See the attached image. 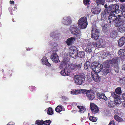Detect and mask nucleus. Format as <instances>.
<instances>
[{
    "label": "nucleus",
    "instance_id": "1",
    "mask_svg": "<svg viewBox=\"0 0 125 125\" xmlns=\"http://www.w3.org/2000/svg\"><path fill=\"white\" fill-rule=\"evenodd\" d=\"M88 24L87 19L86 17H82L78 20L77 24L79 27L81 29L86 28Z\"/></svg>",
    "mask_w": 125,
    "mask_h": 125
},
{
    "label": "nucleus",
    "instance_id": "2",
    "mask_svg": "<svg viewBox=\"0 0 125 125\" xmlns=\"http://www.w3.org/2000/svg\"><path fill=\"white\" fill-rule=\"evenodd\" d=\"M70 31L71 33L74 35L75 37L79 39L81 35V32L77 27L76 24L72 25L70 26Z\"/></svg>",
    "mask_w": 125,
    "mask_h": 125
},
{
    "label": "nucleus",
    "instance_id": "3",
    "mask_svg": "<svg viewBox=\"0 0 125 125\" xmlns=\"http://www.w3.org/2000/svg\"><path fill=\"white\" fill-rule=\"evenodd\" d=\"M92 30L91 36L92 38L96 40L99 36V32L97 29V27L95 24L93 25Z\"/></svg>",
    "mask_w": 125,
    "mask_h": 125
},
{
    "label": "nucleus",
    "instance_id": "4",
    "mask_svg": "<svg viewBox=\"0 0 125 125\" xmlns=\"http://www.w3.org/2000/svg\"><path fill=\"white\" fill-rule=\"evenodd\" d=\"M58 51V50L56 48L53 49H52L51 52L52 53L51 55L50 58L52 61L55 63H57L60 62V60L59 59L58 56L56 53V52Z\"/></svg>",
    "mask_w": 125,
    "mask_h": 125
},
{
    "label": "nucleus",
    "instance_id": "5",
    "mask_svg": "<svg viewBox=\"0 0 125 125\" xmlns=\"http://www.w3.org/2000/svg\"><path fill=\"white\" fill-rule=\"evenodd\" d=\"M73 80L76 84L81 85L84 83L85 80L84 76V75H75L73 78Z\"/></svg>",
    "mask_w": 125,
    "mask_h": 125
},
{
    "label": "nucleus",
    "instance_id": "6",
    "mask_svg": "<svg viewBox=\"0 0 125 125\" xmlns=\"http://www.w3.org/2000/svg\"><path fill=\"white\" fill-rule=\"evenodd\" d=\"M115 12H114L111 13L108 17V20L107 22L108 23H113L114 22H115L118 18H117L115 15Z\"/></svg>",
    "mask_w": 125,
    "mask_h": 125
},
{
    "label": "nucleus",
    "instance_id": "7",
    "mask_svg": "<svg viewBox=\"0 0 125 125\" xmlns=\"http://www.w3.org/2000/svg\"><path fill=\"white\" fill-rule=\"evenodd\" d=\"M103 67V66L102 64L98 63L97 64L92 66L91 69L94 72L96 73H98L101 71Z\"/></svg>",
    "mask_w": 125,
    "mask_h": 125
},
{
    "label": "nucleus",
    "instance_id": "8",
    "mask_svg": "<svg viewBox=\"0 0 125 125\" xmlns=\"http://www.w3.org/2000/svg\"><path fill=\"white\" fill-rule=\"evenodd\" d=\"M67 69H71L76 71L78 69H80L81 67V64H80L77 65L74 64H66V66Z\"/></svg>",
    "mask_w": 125,
    "mask_h": 125
},
{
    "label": "nucleus",
    "instance_id": "9",
    "mask_svg": "<svg viewBox=\"0 0 125 125\" xmlns=\"http://www.w3.org/2000/svg\"><path fill=\"white\" fill-rule=\"evenodd\" d=\"M62 23L66 25H70L72 22V20L69 16H66L63 17L62 20Z\"/></svg>",
    "mask_w": 125,
    "mask_h": 125
},
{
    "label": "nucleus",
    "instance_id": "10",
    "mask_svg": "<svg viewBox=\"0 0 125 125\" xmlns=\"http://www.w3.org/2000/svg\"><path fill=\"white\" fill-rule=\"evenodd\" d=\"M125 19L122 18H118L115 22V26L116 27H119L123 25L124 24Z\"/></svg>",
    "mask_w": 125,
    "mask_h": 125
},
{
    "label": "nucleus",
    "instance_id": "11",
    "mask_svg": "<svg viewBox=\"0 0 125 125\" xmlns=\"http://www.w3.org/2000/svg\"><path fill=\"white\" fill-rule=\"evenodd\" d=\"M111 96L114 98L115 102L116 104H121V102L120 100V97L116 94L115 93L112 92L111 94Z\"/></svg>",
    "mask_w": 125,
    "mask_h": 125
},
{
    "label": "nucleus",
    "instance_id": "12",
    "mask_svg": "<svg viewBox=\"0 0 125 125\" xmlns=\"http://www.w3.org/2000/svg\"><path fill=\"white\" fill-rule=\"evenodd\" d=\"M86 91L85 89H81L71 90L70 91L71 94L73 95H77L81 93H84Z\"/></svg>",
    "mask_w": 125,
    "mask_h": 125
},
{
    "label": "nucleus",
    "instance_id": "13",
    "mask_svg": "<svg viewBox=\"0 0 125 125\" xmlns=\"http://www.w3.org/2000/svg\"><path fill=\"white\" fill-rule=\"evenodd\" d=\"M86 91L84 93H83L84 94H86L87 98L90 100H92L94 98L95 94H94L92 93L89 92V91L88 90H85Z\"/></svg>",
    "mask_w": 125,
    "mask_h": 125
},
{
    "label": "nucleus",
    "instance_id": "14",
    "mask_svg": "<svg viewBox=\"0 0 125 125\" xmlns=\"http://www.w3.org/2000/svg\"><path fill=\"white\" fill-rule=\"evenodd\" d=\"M90 105L91 110L93 113L96 114L98 112L99 109L97 106L94 104L91 103Z\"/></svg>",
    "mask_w": 125,
    "mask_h": 125
},
{
    "label": "nucleus",
    "instance_id": "15",
    "mask_svg": "<svg viewBox=\"0 0 125 125\" xmlns=\"http://www.w3.org/2000/svg\"><path fill=\"white\" fill-rule=\"evenodd\" d=\"M69 55H67V53H65L64 54V57L63 58L62 64V66L64 65H66V64H68V63H68L69 61V58L68 57Z\"/></svg>",
    "mask_w": 125,
    "mask_h": 125
},
{
    "label": "nucleus",
    "instance_id": "16",
    "mask_svg": "<svg viewBox=\"0 0 125 125\" xmlns=\"http://www.w3.org/2000/svg\"><path fill=\"white\" fill-rule=\"evenodd\" d=\"M71 73L70 72V70L67 69V68L66 67L64 70H62L60 72V73L63 76H70Z\"/></svg>",
    "mask_w": 125,
    "mask_h": 125
},
{
    "label": "nucleus",
    "instance_id": "17",
    "mask_svg": "<svg viewBox=\"0 0 125 125\" xmlns=\"http://www.w3.org/2000/svg\"><path fill=\"white\" fill-rule=\"evenodd\" d=\"M105 43L104 41H103L101 39H98L96 42V46L98 47H101L105 45Z\"/></svg>",
    "mask_w": 125,
    "mask_h": 125
},
{
    "label": "nucleus",
    "instance_id": "18",
    "mask_svg": "<svg viewBox=\"0 0 125 125\" xmlns=\"http://www.w3.org/2000/svg\"><path fill=\"white\" fill-rule=\"evenodd\" d=\"M119 62V60L118 57H115L112 59V60H109V61L108 62V63L109 64L111 63L116 65L117 66Z\"/></svg>",
    "mask_w": 125,
    "mask_h": 125
},
{
    "label": "nucleus",
    "instance_id": "19",
    "mask_svg": "<svg viewBox=\"0 0 125 125\" xmlns=\"http://www.w3.org/2000/svg\"><path fill=\"white\" fill-rule=\"evenodd\" d=\"M118 6L116 4L112 5L109 6L108 10H111L113 13L115 12L117 10H118Z\"/></svg>",
    "mask_w": 125,
    "mask_h": 125
},
{
    "label": "nucleus",
    "instance_id": "20",
    "mask_svg": "<svg viewBox=\"0 0 125 125\" xmlns=\"http://www.w3.org/2000/svg\"><path fill=\"white\" fill-rule=\"evenodd\" d=\"M41 62L43 65H45L49 66H51V64L49 62L47 58L45 56H44L42 57L41 60Z\"/></svg>",
    "mask_w": 125,
    "mask_h": 125
},
{
    "label": "nucleus",
    "instance_id": "21",
    "mask_svg": "<svg viewBox=\"0 0 125 125\" xmlns=\"http://www.w3.org/2000/svg\"><path fill=\"white\" fill-rule=\"evenodd\" d=\"M91 73L92 77L95 81L98 82L100 81L101 79L99 76L97 74L95 73L93 74L92 72Z\"/></svg>",
    "mask_w": 125,
    "mask_h": 125
},
{
    "label": "nucleus",
    "instance_id": "22",
    "mask_svg": "<svg viewBox=\"0 0 125 125\" xmlns=\"http://www.w3.org/2000/svg\"><path fill=\"white\" fill-rule=\"evenodd\" d=\"M101 9L97 7L93 8L91 10L92 12L94 14H97L100 13Z\"/></svg>",
    "mask_w": 125,
    "mask_h": 125
},
{
    "label": "nucleus",
    "instance_id": "23",
    "mask_svg": "<svg viewBox=\"0 0 125 125\" xmlns=\"http://www.w3.org/2000/svg\"><path fill=\"white\" fill-rule=\"evenodd\" d=\"M97 95L99 99L104 100V101H106L107 99V98L104 94L98 93H97Z\"/></svg>",
    "mask_w": 125,
    "mask_h": 125
},
{
    "label": "nucleus",
    "instance_id": "24",
    "mask_svg": "<svg viewBox=\"0 0 125 125\" xmlns=\"http://www.w3.org/2000/svg\"><path fill=\"white\" fill-rule=\"evenodd\" d=\"M125 43V36L121 38L119 40L118 43V46H122Z\"/></svg>",
    "mask_w": 125,
    "mask_h": 125
},
{
    "label": "nucleus",
    "instance_id": "25",
    "mask_svg": "<svg viewBox=\"0 0 125 125\" xmlns=\"http://www.w3.org/2000/svg\"><path fill=\"white\" fill-rule=\"evenodd\" d=\"M109 10H108L106 9L104 10L101 14L102 18H104L108 16L109 14Z\"/></svg>",
    "mask_w": 125,
    "mask_h": 125
},
{
    "label": "nucleus",
    "instance_id": "26",
    "mask_svg": "<svg viewBox=\"0 0 125 125\" xmlns=\"http://www.w3.org/2000/svg\"><path fill=\"white\" fill-rule=\"evenodd\" d=\"M75 38L73 37L69 38L65 42L67 45H70L72 44L75 40Z\"/></svg>",
    "mask_w": 125,
    "mask_h": 125
},
{
    "label": "nucleus",
    "instance_id": "27",
    "mask_svg": "<svg viewBox=\"0 0 125 125\" xmlns=\"http://www.w3.org/2000/svg\"><path fill=\"white\" fill-rule=\"evenodd\" d=\"M90 63L88 61H87L84 64V68L85 69L89 70V69L91 68V66Z\"/></svg>",
    "mask_w": 125,
    "mask_h": 125
},
{
    "label": "nucleus",
    "instance_id": "28",
    "mask_svg": "<svg viewBox=\"0 0 125 125\" xmlns=\"http://www.w3.org/2000/svg\"><path fill=\"white\" fill-rule=\"evenodd\" d=\"M118 55L120 56H124L125 57V50L121 49L118 52Z\"/></svg>",
    "mask_w": 125,
    "mask_h": 125
},
{
    "label": "nucleus",
    "instance_id": "29",
    "mask_svg": "<svg viewBox=\"0 0 125 125\" xmlns=\"http://www.w3.org/2000/svg\"><path fill=\"white\" fill-rule=\"evenodd\" d=\"M115 12V15L117 18L118 17H120L123 16V12L120 10H117Z\"/></svg>",
    "mask_w": 125,
    "mask_h": 125
},
{
    "label": "nucleus",
    "instance_id": "30",
    "mask_svg": "<svg viewBox=\"0 0 125 125\" xmlns=\"http://www.w3.org/2000/svg\"><path fill=\"white\" fill-rule=\"evenodd\" d=\"M114 93L117 94V95H121L122 93V92L121 90V88L120 87H118L115 90Z\"/></svg>",
    "mask_w": 125,
    "mask_h": 125
},
{
    "label": "nucleus",
    "instance_id": "31",
    "mask_svg": "<svg viewBox=\"0 0 125 125\" xmlns=\"http://www.w3.org/2000/svg\"><path fill=\"white\" fill-rule=\"evenodd\" d=\"M78 108L79 109V111L81 113H83L86 111L85 108L83 106H77Z\"/></svg>",
    "mask_w": 125,
    "mask_h": 125
},
{
    "label": "nucleus",
    "instance_id": "32",
    "mask_svg": "<svg viewBox=\"0 0 125 125\" xmlns=\"http://www.w3.org/2000/svg\"><path fill=\"white\" fill-rule=\"evenodd\" d=\"M85 55V54L83 51H80L77 53V56L82 58Z\"/></svg>",
    "mask_w": 125,
    "mask_h": 125
},
{
    "label": "nucleus",
    "instance_id": "33",
    "mask_svg": "<svg viewBox=\"0 0 125 125\" xmlns=\"http://www.w3.org/2000/svg\"><path fill=\"white\" fill-rule=\"evenodd\" d=\"M106 63L107 65H108V66L109 65V64L108 63V62H106ZM108 67H107L105 65V67H104V72L106 73V74L109 73L110 71V70L109 69Z\"/></svg>",
    "mask_w": 125,
    "mask_h": 125
},
{
    "label": "nucleus",
    "instance_id": "34",
    "mask_svg": "<svg viewBox=\"0 0 125 125\" xmlns=\"http://www.w3.org/2000/svg\"><path fill=\"white\" fill-rule=\"evenodd\" d=\"M117 34V32L113 30L110 33V36L112 38H114L116 37Z\"/></svg>",
    "mask_w": 125,
    "mask_h": 125
},
{
    "label": "nucleus",
    "instance_id": "35",
    "mask_svg": "<svg viewBox=\"0 0 125 125\" xmlns=\"http://www.w3.org/2000/svg\"><path fill=\"white\" fill-rule=\"evenodd\" d=\"M102 57L104 59H106L107 57L110 58V54L107 52H104L102 55Z\"/></svg>",
    "mask_w": 125,
    "mask_h": 125
},
{
    "label": "nucleus",
    "instance_id": "36",
    "mask_svg": "<svg viewBox=\"0 0 125 125\" xmlns=\"http://www.w3.org/2000/svg\"><path fill=\"white\" fill-rule=\"evenodd\" d=\"M119 82L123 84H125V77H122L119 78Z\"/></svg>",
    "mask_w": 125,
    "mask_h": 125
},
{
    "label": "nucleus",
    "instance_id": "37",
    "mask_svg": "<svg viewBox=\"0 0 125 125\" xmlns=\"http://www.w3.org/2000/svg\"><path fill=\"white\" fill-rule=\"evenodd\" d=\"M107 105L109 107H113L115 105V104L112 101H110L108 103Z\"/></svg>",
    "mask_w": 125,
    "mask_h": 125
},
{
    "label": "nucleus",
    "instance_id": "38",
    "mask_svg": "<svg viewBox=\"0 0 125 125\" xmlns=\"http://www.w3.org/2000/svg\"><path fill=\"white\" fill-rule=\"evenodd\" d=\"M47 112L48 115H51L53 114V111L52 108H49L47 110Z\"/></svg>",
    "mask_w": 125,
    "mask_h": 125
},
{
    "label": "nucleus",
    "instance_id": "39",
    "mask_svg": "<svg viewBox=\"0 0 125 125\" xmlns=\"http://www.w3.org/2000/svg\"><path fill=\"white\" fill-rule=\"evenodd\" d=\"M55 110L56 112L60 113L62 111V106H58L56 107Z\"/></svg>",
    "mask_w": 125,
    "mask_h": 125
},
{
    "label": "nucleus",
    "instance_id": "40",
    "mask_svg": "<svg viewBox=\"0 0 125 125\" xmlns=\"http://www.w3.org/2000/svg\"><path fill=\"white\" fill-rule=\"evenodd\" d=\"M114 118L115 119L118 121H122L123 120L122 119L117 115H115L114 116Z\"/></svg>",
    "mask_w": 125,
    "mask_h": 125
},
{
    "label": "nucleus",
    "instance_id": "41",
    "mask_svg": "<svg viewBox=\"0 0 125 125\" xmlns=\"http://www.w3.org/2000/svg\"><path fill=\"white\" fill-rule=\"evenodd\" d=\"M118 31L119 32L121 33L124 32L125 31V26H122L120 27L118 30Z\"/></svg>",
    "mask_w": 125,
    "mask_h": 125
},
{
    "label": "nucleus",
    "instance_id": "42",
    "mask_svg": "<svg viewBox=\"0 0 125 125\" xmlns=\"http://www.w3.org/2000/svg\"><path fill=\"white\" fill-rule=\"evenodd\" d=\"M89 119L90 121L94 122H96L97 121L96 118L95 117L93 116H90Z\"/></svg>",
    "mask_w": 125,
    "mask_h": 125
},
{
    "label": "nucleus",
    "instance_id": "43",
    "mask_svg": "<svg viewBox=\"0 0 125 125\" xmlns=\"http://www.w3.org/2000/svg\"><path fill=\"white\" fill-rule=\"evenodd\" d=\"M51 122V121L49 120H46L44 121H43V124L46 125H49Z\"/></svg>",
    "mask_w": 125,
    "mask_h": 125
},
{
    "label": "nucleus",
    "instance_id": "44",
    "mask_svg": "<svg viewBox=\"0 0 125 125\" xmlns=\"http://www.w3.org/2000/svg\"><path fill=\"white\" fill-rule=\"evenodd\" d=\"M35 123L37 124V125H42L43 124V121L39 120H37L36 121Z\"/></svg>",
    "mask_w": 125,
    "mask_h": 125
},
{
    "label": "nucleus",
    "instance_id": "45",
    "mask_svg": "<svg viewBox=\"0 0 125 125\" xmlns=\"http://www.w3.org/2000/svg\"><path fill=\"white\" fill-rule=\"evenodd\" d=\"M70 54L71 57L74 58L75 59L77 57V55H76V54L74 53L73 52L70 53Z\"/></svg>",
    "mask_w": 125,
    "mask_h": 125
},
{
    "label": "nucleus",
    "instance_id": "46",
    "mask_svg": "<svg viewBox=\"0 0 125 125\" xmlns=\"http://www.w3.org/2000/svg\"><path fill=\"white\" fill-rule=\"evenodd\" d=\"M83 2L85 5H88L90 3V0H83Z\"/></svg>",
    "mask_w": 125,
    "mask_h": 125
},
{
    "label": "nucleus",
    "instance_id": "47",
    "mask_svg": "<svg viewBox=\"0 0 125 125\" xmlns=\"http://www.w3.org/2000/svg\"><path fill=\"white\" fill-rule=\"evenodd\" d=\"M87 45L88 46L91 47H92V46H96V42H93L91 43L90 42H89L87 43Z\"/></svg>",
    "mask_w": 125,
    "mask_h": 125
},
{
    "label": "nucleus",
    "instance_id": "48",
    "mask_svg": "<svg viewBox=\"0 0 125 125\" xmlns=\"http://www.w3.org/2000/svg\"><path fill=\"white\" fill-rule=\"evenodd\" d=\"M107 26L106 24H104L102 27V30L104 31H107Z\"/></svg>",
    "mask_w": 125,
    "mask_h": 125
},
{
    "label": "nucleus",
    "instance_id": "49",
    "mask_svg": "<svg viewBox=\"0 0 125 125\" xmlns=\"http://www.w3.org/2000/svg\"><path fill=\"white\" fill-rule=\"evenodd\" d=\"M85 50L88 53H89L91 52L92 50L90 48H86L85 49Z\"/></svg>",
    "mask_w": 125,
    "mask_h": 125
},
{
    "label": "nucleus",
    "instance_id": "50",
    "mask_svg": "<svg viewBox=\"0 0 125 125\" xmlns=\"http://www.w3.org/2000/svg\"><path fill=\"white\" fill-rule=\"evenodd\" d=\"M108 125H115V123L114 121L112 120L110 122Z\"/></svg>",
    "mask_w": 125,
    "mask_h": 125
},
{
    "label": "nucleus",
    "instance_id": "51",
    "mask_svg": "<svg viewBox=\"0 0 125 125\" xmlns=\"http://www.w3.org/2000/svg\"><path fill=\"white\" fill-rule=\"evenodd\" d=\"M35 88V87L34 86H30V88L31 89V91H33V90H34V89Z\"/></svg>",
    "mask_w": 125,
    "mask_h": 125
},
{
    "label": "nucleus",
    "instance_id": "52",
    "mask_svg": "<svg viewBox=\"0 0 125 125\" xmlns=\"http://www.w3.org/2000/svg\"><path fill=\"white\" fill-rule=\"evenodd\" d=\"M100 4L103 5L105 2L104 0H100Z\"/></svg>",
    "mask_w": 125,
    "mask_h": 125
},
{
    "label": "nucleus",
    "instance_id": "53",
    "mask_svg": "<svg viewBox=\"0 0 125 125\" xmlns=\"http://www.w3.org/2000/svg\"><path fill=\"white\" fill-rule=\"evenodd\" d=\"M100 0H97L96 1V3L97 4V5L98 4H100Z\"/></svg>",
    "mask_w": 125,
    "mask_h": 125
},
{
    "label": "nucleus",
    "instance_id": "54",
    "mask_svg": "<svg viewBox=\"0 0 125 125\" xmlns=\"http://www.w3.org/2000/svg\"><path fill=\"white\" fill-rule=\"evenodd\" d=\"M54 34V32H52L51 33L50 35L51 37H53Z\"/></svg>",
    "mask_w": 125,
    "mask_h": 125
},
{
    "label": "nucleus",
    "instance_id": "55",
    "mask_svg": "<svg viewBox=\"0 0 125 125\" xmlns=\"http://www.w3.org/2000/svg\"><path fill=\"white\" fill-rule=\"evenodd\" d=\"M122 97L123 99L125 101V94L124 93L122 94Z\"/></svg>",
    "mask_w": 125,
    "mask_h": 125
},
{
    "label": "nucleus",
    "instance_id": "56",
    "mask_svg": "<svg viewBox=\"0 0 125 125\" xmlns=\"http://www.w3.org/2000/svg\"><path fill=\"white\" fill-rule=\"evenodd\" d=\"M122 70L125 71V64H124L122 67Z\"/></svg>",
    "mask_w": 125,
    "mask_h": 125
},
{
    "label": "nucleus",
    "instance_id": "57",
    "mask_svg": "<svg viewBox=\"0 0 125 125\" xmlns=\"http://www.w3.org/2000/svg\"><path fill=\"white\" fill-rule=\"evenodd\" d=\"M116 67L115 68H114V69L115 70V71L117 73H118L119 71L118 68L117 67V70H116Z\"/></svg>",
    "mask_w": 125,
    "mask_h": 125
},
{
    "label": "nucleus",
    "instance_id": "58",
    "mask_svg": "<svg viewBox=\"0 0 125 125\" xmlns=\"http://www.w3.org/2000/svg\"><path fill=\"white\" fill-rule=\"evenodd\" d=\"M26 50L27 51H30L32 49V48H29V47H26Z\"/></svg>",
    "mask_w": 125,
    "mask_h": 125
},
{
    "label": "nucleus",
    "instance_id": "59",
    "mask_svg": "<svg viewBox=\"0 0 125 125\" xmlns=\"http://www.w3.org/2000/svg\"><path fill=\"white\" fill-rule=\"evenodd\" d=\"M104 6L105 8L108 9L109 7H107L108 6L107 5H106V4H105Z\"/></svg>",
    "mask_w": 125,
    "mask_h": 125
},
{
    "label": "nucleus",
    "instance_id": "60",
    "mask_svg": "<svg viewBox=\"0 0 125 125\" xmlns=\"http://www.w3.org/2000/svg\"><path fill=\"white\" fill-rule=\"evenodd\" d=\"M10 3L14 4V2L13 1H10Z\"/></svg>",
    "mask_w": 125,
    "mask_h": 125
},
{
    "label": "nucleus",
    "instance_id": "61",
    "mask_svg": "<svg viewBox=\"0 0 125 125\" xmlns=\"http://www.w3.org/2000/svg\"><path fill=\"white\" fill-rule=\"evenodd\" d=\"M52 46H53L55 47H56L58 46V45L56 43H54L53 44V45H52Z\"/></svg>",
    "mask_w": 125,
    "mask_h": 125
},
{
    "label": "nucleus",
    "instance_id": "62",
    "mask_svg": "<svg viewBox=\"0 0 125 125\" xmlns=\"http://www.w3.org/2000/svg\"><path fill=\"white\" fill-rule=\"evenodd\" d=\"M123 17L125 18V12L123 11Z\"/></svg>",
    "mask_w": 125,
    "mask_h": 125
},
{
    "label": "nucleus",
    "instance_id": "63",
    "mask_svg": "<svg viewBox=\"0 0 125 125\" xmlns=\"http://www.w3.org/2000/svg\"><path fill=\"white\" fill-rule=\"evenodd\" d=\"M123 106L125 107V102H124L123 103Z\"/></svg>",
    "mask_w": 125,
    "mask_h": 125
},
{
    "label": "nucleus",
    "instance_id": "64",
    "mask_svg": "<svg viewBox=\"0 0 125 125\" xmlns=\"http://www.w3.org/2000/svg\"><path fill=\"white\" fill-rule=\"evenodd\" d=\"M120 1L121 2H124L125 1V0H120Z\"/></svg>",
    "mask_w": 125,
    "mask_h": 125
}]
</instances>
